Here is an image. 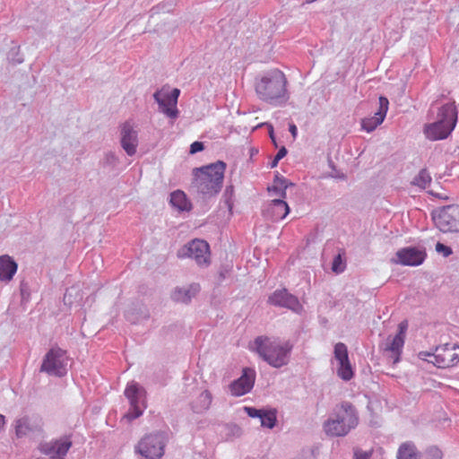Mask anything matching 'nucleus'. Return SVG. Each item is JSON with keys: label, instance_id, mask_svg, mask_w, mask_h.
Instances as JSON below:
<instances>
[{"label": "nucleus", "instance_id": "obj_17", "mask_svg": "<svg viewBox=\"0 0 459 459\" xmlns=\"http://www.w3.org/2000/svg\"><path fill=\"white\" fill-rule=\"evenodd\" d=\"M255 379V371L249 368L243 369L239 378L234 380L230 385V393L234 396H241L251 391Z\"/></svg>", "mask_w": 459, "mask_h": 459}, {"label": "nucleus", "instance_id": "obj_14", "mask_svg": "<svg viewBox=\"0 0 459 459\" xmlns=\"http://www.w3.org/2000/svg\"><path fill=\"white\" fill-rule=\"evenodd\" d=\"M431 362L438 368H452L459 362V346L446 343L436 348Z\"/></svg>", "mask_w": 459, "mask_h": 459}, {"label": "nucleus", "instance_id": "obj_31", "mask_svg": "<svg viewBox=\"0 0 459 459\" xmlns=\"http://www.w3.org/2000/svg\"><path fill=\"white\" fill-rule=\"evenodd\" d=\"M337 375L344 381H349L353 377L354 373L350 360L343 362V364H339Z\"/></svg>", "mask_w": 459, "mask_h": 459}, {"label": "nucleus", "instance_id": "obj_39", "mask_svg": "<svg viewBox=\"0 0 459 459\" xmlns=\"http://www.w3.org/2000/svg\"><path fill=\"white\" fill-rule=\"evenodd\" d=\"M418 356L422 360L429 361L428 359V358L429 357H433V353H430V352H428V351H420Z\"/></svg>", "mask_w": 459, "mask_h": 459}, {"label": "nucleus", "instance_id": "obj_21", "mask_svg": "<svg viewBox=\"0 0 459 459\" xmlns=\"http://www.w3.org/2000/svg\"><path fill=\"white\" fill-rule=\"evenodd\" d=\"M290 212V207L288 204L281 199H273L268 204V207L264 211V215L273 221H278L284 219Z\"/></svg>", "mask_w": 459, "mask_h": 459}, {"label": "nucleus", "instance_id": "obj_25", "mask_svg": "<svg viewBox=\"0 0 459 459\" xmlns=\"http://www.w3.org/2000/svg\"><path fill=\"white\" fill-rule=\"evenodd\" d=\"M212 394L208 390L203 391L191 403L192 411L195 413H202L207 411L212 403Z\"/></svg>", "mask_w": 459, "mask_h": 459}, {"label": "nucleus", "instance_id": "obj_7", "mask_svg": "<svg viewBox=\"0 0 459 459\" xmlns=\"http://www.w3.org/2000/svg\"><path fill=\"white\" fill-rule=\"evenodd\" d=\"M167 435L164 432H155L144 436L135 446V453L145 459H160L164 455Z\"/></svg>", "mask_w": 459, "mask_h": 459}, {"label": "nucleus", "instance_id": "obj_3", "mask_svg": "<svg viewBox=\"0 0 459 459\" xmlns=\"http://www.w3.org/2000/svg\"><path fill=\"white\" fill-rule=\"evenodd\" d=\"M225 169L221 160L194 169L191 191L204 199L216 195L222 187Z\"/></svg>", "mask_w": 459, "mask_h": 459}, {"label": "nucleus", "instance_id": "obj_42", "mask_svg": "<svg viewBox=\"0 0 459 459\" xmlns=\"http://www.w3.org/2000/svg\"><path fill=\"white\" fill-rule=\"evenodd\" d=\"M290 132L293 137L297 135L298 129L294 124L290 125Z\"/></svg>", "mask_w": 459, "mask_h": 459}, {"label": "nucleus", "instance_id": "obj_9", "mask_svg": "<svg viewBox=\"0 0 459 459\" xmlns=\"http://www.w3.org/2000/svg\"><path fill=\"white\" fill-rule=\"evenodd\" d=\"M432 220L442 232H459V205L451 204L433 211Z\"/></svg>", "mask_w": 459, "mask_h": 459}, {"label": "nucleus", "instance_id": "obj_45", "mask_svg": "<svg viewBox=\"0 0 459 459\" xmlns=\"http://www.w3.org/2000/svg\"><path fill=\"white\" fill-rule=\"evenodd\" d=\"M144 317H145V318H148V317H149V314H146V315L144 316Z\"/></svg>", "mask_w": 459, "mask_h": 459}, {"label": "nucleus", "instance_id": "obj_24", "mask_svg": "<svg viewBox=\"0 0 459 459\" xmlns=\"http://www.w3.org/2000/svg\"><path fill=\"white\" fill-rule=\"evenodd\" d=\"M293 186L294 184L292 182L280 175L279 172H276L273 178V183L271 186H268L267 190L268 192L273 193L275 195L279 196V198L283 200L286 197L287 188Z\"/></svg>", "mask_w": 459, "mask_h": 459}, {"label": "nucleus", "instance_id": "obj_26", "mask_svg": "<svg viewBox=\"0 0 459 459\" xmlns=\"http://www.w3.org/2000/svg\"><path fill=\"white\" fill-rule=\"evenodd\" d=\"M170 204L179 211H190L191 204L188 202L186 195L180 190L174 191L170 195Z\"/></svg>", "mask_w": 459, "mask_h": 459}, {"label": "nucleus", "instance_id": "obj_38", "mask_svg": "<svg viewBox=\"0 0 459 459\" xmlns=\"http://www.w3.org/2000/svg\"><path fill=\"white\" fill-rule=\"evenodd\" d=\"M204 145L202 142L195 141L190 145V153L195 154L203 151Z\"/></svg>", "mask_w": 459, "mask_h": 459}, {"label": "nucleus", "instance_id": "obj_8", "mask_svg": "<svg viewBox=\"0 0 459 459\" xmlns=\"http://www.w3.org/2000/svg\"><path fill=\"white\" fill-rule=\"evenodd\" d=\"M124 394L129 402L130 408L125 414V418L133 420L139 418L146 408L145 389L138 383L132 381L127 384Z\"/></svg>", "mask_w": 459, "mask_h": 459}, {"label": "nucleus", "instance_id": "obj_27", "mask_svg": "<svg viewBox=\"0 0 459 459\" xmlns=\"http://www.w3.org/2000/svg\"><path fill=\"white\" fill-rule=\"evenodd\" d=\"M397 459H418L415 445L412 442L403 443L398 448Z\"/></svg>", "mask_w": 459, "mask_h": 459}, {"label": "nucleus", "instance_id": "obj_30", "mask_svg": "<svg viewBox=\"0 0 459 459\" xmlns=\"http://www.w3.org/2000/svg\"><path fill=\"white\" fill-rule=\"evenodd\" d=\"M334 358L338 364H343L349 360L347 346L342 342H338L334 345Z\"/></svg>", "mask_w": 459, "mask_h": 459}, {"label": "nucleus", "instance_id": "obj_13", "mask_svg": "<svg viewBox=\"0 0 459 459\" xmlns=\"http://www.w3.org/2000/svg\"><path fill=\"white\" fill-rule=\"evenodd\" d=\"M427 257L426 249L424 247H406L400 248L395 253V258L392 261L396 264L405 266H419L423 264Z\"/></svg>", "mask_w": 459, "mask_h": 459}, {"label": "nucleus", "instance_id": "obj_11", "mask_svg": "<svg viewBox=\"0 0 459 459\" xmlns=\"http://www.w3.org/2000/svg\"><path fill=\"white\" fill-rule=\"evenodd\" d=\"M72 445L73 442L69 436H63L49 441L40 442L38 449L44 456L37 459H65V456Z\"/></svg>", "mask_w": 459, "mask_h": 459}, {"label": "nucleus", "instance_id": "obj_6", "mask_svg": "<svg viewBox=\"0 0 459 459\" xmlns=\"http://www.w3.org/2000/svg\"><path fill=\"white\" fill-rule=\"evenodd\" d=\"M68 356L66 351L56 346L52 347L44 356L40 372L56 377H65L67 374Z\"/></svg>", "mask_w": 459, "mask_h": 459}, {"label": "nucleus", "instance_id": "obj_4", "mask_svg": "<svg viewBox=\"0 0 459 459\" xmlns=\"http://www.w3.org/2000/svg\"><path fill=\"white\" fill-rule=\"evenodd\" d=\"M458 118V106L455 101L441 106L437 114V120L425 125L424 134L430 141L447 138L455 129Z\"/></svg>", "mask_w": 459, "mask_h": 459}, {"label": "nucleus", "instance_id": "obj_33", "mask_svg": "<svg viewBox=\"0 0 459 459\" xmlns=\"http://www.w3.org/2000/svg\"><path fill=\"white\" fill-rule=\"evenodd\" d=\"M442 451L437 446H431L425 452V459H442Z\"/></svg>", "mask_w": 459, "mask_h": 459}, {"label": "nucleus", "instance_id": "obj_34", "mask_svg": "<svg viewBox=\"0 0 459 459\" xmlns=\"http://www.w3.org/2000/svg\"><path fill=\"white\" fill-rule=\"evenodd\" d=\"M287 152H288L287 149H286L284 146H282V147L278 151V152H277V154L275 155V157L273 158V160L269 163V167H270L271 169L275 168V167L278 165L279 161H280L282 158H284V157L286 156Z\"/></svg>", "mask_w": 459, "mask_h": 459}, {"label": "nucleus", "instance_id": "obj_22", "mask_svg": "<svg viewBox=\"0 0 459 459\" xmlns=\"http://www.w3.org/2000/svg\"><path fill=\"white\" fill-rule=\"evenodd\" d=\"M199 291L200 285L198 283H192L184 287H177L171 294V299L176 302L188 304Z\"/></svg>", "mask_w": 459, "mask_h": 459}, {"label": "nucleus", "instance_id": "obj_1", "mask_svg": "<svg viewBox=\"0 0 459 459\" xmlns=\"http://www.w3.org/2000/svg\"><path fill=\"white\" fill-rule=\"evenodd\" d=\"M287 83L285 74L279 69H273L256 79L255 93L260 100L273 107H281L290 99Z\"/></svg>", "mask_w": 459, "mask_h": 459}, {"label": "nucleus", "instance_id": "obj_36", "mask_svg": "<svg viewBox=\"0 0 459 459\" xmlns=\"http://www.w3.org/2000/svg\"><path fill=\"white\" fill-rule=\"evenodd\" d=\"M436 250L437 252L442 254L445 257L449 256L453 253L450 247L439 242L436 245Z\"/></svg>", "mask_w": 459, "mask_h": 459}, {"label": "nucleus", "instance_id": "obj_18", "mask_svg": "<svg viewBox=\"0 0 459 459\" xmlns=\"http://www.w3.org/2000/svg\"><path fill=\"white\" fill-rule=\"evenodd\" d=\"M41 420L35 417L23 416L14 421L15 436L17 438L29 437L41 431Z\"/></svg>", "mask_w": 459, "mask_h": 459}, {"label": "nucleus", "instance_id": "obj_37", "mask_svg": "<svg viewBox=\"0 0 459 459\" xmlns=\"http://www.w3.org/2000/svg\"><path fill=\"white\" fill-rule=\"evenodd\" d=\"M234 189L232 186H226L224 190V197L226 199V204L229 207V209L232 208V203H231V197L233 195Z\"/></svg>", "mask_w": 459, "mask_h": 459}, {"label": "nucleus", "instance_id": "obj_5", "mask_svg": "<svg viewBox=\"0 0 459 459\" xmlns=\"http://www.w3.org/2000/svg\"><path fill=\"white\" fill-rule=\"evenodd\" d=\"M359 423V416L355 407L347 401L336 406L334 417L329 418L324 423V430L331 437L346 436Z\"/></svg>", "mask_w": 459, "mask_h": 459}, {"label": "nucleus", "instance_id": "obj_35", "mask_svg": "<svg viewBox=\"0 0 459 459\" xmlns=\"http://www.w3.org/2000/svg\"><path fill=\"white\" fill-rule=\"evenodd\" d=\"M243 410L246 411V413L251 417V418H258L260 419L263 411H264V409H256V408H254V407H247V406H245L243 408Z\"/></svg>", "mask_w": 459, "mask_h": 459}, {"label": "nucleus", "instance_id": "obj_2", "mask_svg": "<svg viewBox=\"0 0 459 459\" xmlns=\"http://www.w3.org/2000/svg\"><path fill=\"white\" fill-rule=\"evenodd\" d=\"M293 343L290 340L260 335L252 342V350L271 367L280 368L289 364Z\"/></svg>", "mask_w": 459, "mask_h": 459}, {"label": "nucleus", "instance_id": "obj_12", "mask_svg": "<svg viewBox=\"0 0 459 459\" xmlns=\"http://www.w3.org/2000/svg\"><path fill=\"white\" fill-rule=\"evenodd\" d=\"M407 329V321H402L398 325L396 334L394 336H388L385 342L384 351L393 365H396L401 360Z\"/></svg>", "mask_w": 459, "mask_h": 459}, {"label": "nucleus", "instance_id": "obj_28", "mask_svg": "<svg viewBox=\"0 0 459 459\" xmlns=\"http://www.w3.org/2000/svg\"><path fill=\"white\" fill-rule=\"evenodd\" d=\"M277 411L275 409L272 410H264L261 417L260 422L261 426L264 428L273 429L277 422Z\"/></svg>", "mask_w": 459, "mask_h": 459}, {"label": "nucleus", "instance_id": "obj_43", "mask_svg": "<svg viewBox=\"0 0 459 459\" xmlns=\"http://www.w3.org/2000/svg\"><path fill=\"white\" fill-rule=\"evenodd\" d=\"M356 459H368V456L367 454H359L355 453Z\"/></svg>", "mask_w": 459, "mask_h": 459}, {"label": "nucleus", "instance_id": "obj_10", "mask_svg": "<svg viewBox=\"0 0 459 459\" xmlns=\"http://www.w3.org/2000/svg\"><path fill=\"white\" fill-rule=\"evenodd\" d=\"M178 256L179 258L190 257L199 266H208L211 262L209 244L202 239H194L178 249Z\"/></svg>", "mask_w": 459, "mask_h": 459}, {"label": "nucleus", "instance_id": "obj_16", "mask_svg": "<svg viewBox=\"0 0 459 459\" xmlns=\"http://www.w3.org/2000/svg\"><path fill=\"white\" fill-rule=\"evenodd\" d=\"M268 302L273 306L285 307L297 314H300L303 310V306L299 299L290 293L287 289L274 290L269 296Z\"/></svg>", "mask_w": 459, "mask_h": 459}, {"label": "nucleus", "instance_id": "obj_15", "mask_svg": "<svg viewBox=\"0 0 459 459\" xmlns=\"http://www.w3.org/2000/svg\"><path fill=\"white\" fill-rule=\"evenodd\" d=\"M162 90H158L153 94V99L159 105L160 112L165 114L170 118H177L178 117V109L177 108L178 99L180 95V90L174 88L170 93L163 94Z\"/></svg>", "mask_w": 459, "mask_h": 459}, {"label": "nucleus", "instance_id": "obj_41", "mask_svg": "<svg viewBox=\"0 0 459 459\" xmlns=\"http://www.w3.org/2000/svg\"><path fill=\"white\" fill-rule=\"evenodd\" d=\"M13 52H14V48H13V49H12V50L10 51V53H9V56H8V57H9V58L13 62V63H17V64H21V63H22V61H23V60H22V58H17V59H15V58L13 56Z\"/></svg>", "mask_w": 459, "mask_h": 459}, {"label": "nucleus", "instance_id": "obj_44", "mask_svg": "<svg viewBox=\"0 0 459 459\" xmlns=\"http://www.w3.org/2000/svg\"><path fill=\"white\" fill-rule=\"evenodd\" d=\"M270 137H271L272 141L275 143V137L273 135V128H271V130H270Z\"/></svg>", "mask_w": 459, "mask_h": 459}, {"label": "nucleus", "instance_id": "obj_23", "mask_svg": "<svg viewBox=\"0 0 459 459\" xmlns=\"http://www.w3.org/2000/svg\"><path fill=\"white\" fill-rule=\"evenodd\" d=\"M17 264L7 255L0 256V281H11L17 271Z\"/></svg>", "mask_w": 459, "mask_h": 459}, {"label": "nucleus", "instance_id": "obj_32", "mask_svg": "<svg viewBox=\"0 0 459 459\" xmlns=\"http://www.w3.org/2000/svg\"><path fill=\"white\" fill-rule=\"evenodd\" d=\"M345 269V264L342 258L341 255H337L334 256L333 263H332V270L335 273H341Z\"/></svg>", "mask_w": 459, "mask_h": 459}, {"label": "nucleus", "instance_id": "obj_20", "mask_svg": "<svg viewBox=\"0 0 459 459\" xmlns=\"http://www.w3.org/2000/svg\"><path fill=\"white\" fill-rule=\"evenodd\" d=\"M121 146L128 156H133L136 152L138 146V133L134 129L129 122L123 124L121 127Z\"/></svg>", "mask_w": 459, "mask_h": 459}, {"label": "nucleus", "instance_id": "obj_29", "mask_svg": "<svg viewBox=\"0 0 459 459\" xmlns=\"http://www.w3.org/2000/svg\"><path fill=\"white\" fill-rule=\"evenodd\" d=\"M431 183V177L426 169L420 170L418 175L412 180L414 186H419L421 189L427 188Z\"/></svg>", "mask_w": 459, "mask_h": 459}, {"label": "nucleus", "instance_id": "obj_40", "mask_svg": "<svg viewBox=\"0 0 459 459\" xmlns=\"http://www.w3.org/2000/svg\"><path fill=\"white\" fill-rule=\"evenodd\" d=\"M106 158H107V161L110 164H113L117 160V156L112 152L108 153Z\"/></svg>", "mask_w": 459, "mask_h": 459}, {"label": "nucleus", "instance_id": "obj_19", "mask_svg": "<svg viewBox=\"0 0 459 459\" xmlns=\"http://www.w3.org/2000/svg\"><path fill=\"white\" fill-rule=\"evenodd\" d=\"M378 104V109L373 117H366L361 120V128L368 133L373 132L383 123L388 111L389 100L386 97L380 96Z\"/></svg>", "mask_w": 459, "mask_h": 459}]
</instances>
